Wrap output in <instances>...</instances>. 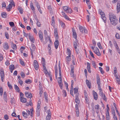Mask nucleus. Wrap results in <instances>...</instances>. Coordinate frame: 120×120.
<instances>
[{"instance_id":"58836bf2","label":"nucleus","mask_w":120,"mask_h":120,"mask_svg":"<svg viewBox=\"0 0 120 120\" xmlns=\"http://www.w3.org/2000/svg\"><path fill=\"white\" fill-rule=\"evenodd\" d=\"M71 9L69 8H68V9L66 11V12L67 13H71Z\"/></svg>"},{"instance_id":"3c124183","label":"nucleus","mask_w":120,"mask_h":120,"mask_svg":"<svg viewBox=\"0 0 120 120\" xmlns=\"http://www.w3.org/2000/svg\"><path fill=\"white\" fill-rule=\"evenodd\" d=\"M68 8V7L67 6H65L63 7V9L65 11H66Z\"/></svg>"},{"instance_id":"1a4fd4ad","label":"nucleus","mask_w":120,"mask_h":120,"mask_svg":"<svg viewBox=\"0 0 120 120\" xmlns=\"http://www.w3.org/2000/svg\"><path fill=\"white\" fill-rule=\"evenodd\" d=\"M48 114L46 117V120H50L51 114L50 113V110H49L48 111Z\"/></svg>"},{"instance_id":"39448f33","label":"nucleus","mask_w":120,"mask_h":120,"mask_svg":"<svg viewBox=\"0 0 120 120\" xmlns=\"http://www.w3.org/2000/svg\"><path fill=\"white\" fill-rule=\"evenodd\" d=\"M99 94L105 101H107L105 95L103 93L102 91H99Z\"/></svg>"},{"instance_id":"20e7f679","label":"nucleus","mask_w":120,"mask_h":120,"mask_svg":"<svg viewBox=\"0 0 120 120\" xmlns=\"http://www.w3.org/2000/svg\"><path fill=\"white\" fill-rule=\"evenodd\" d=\"M94 51L98 56H101V54L99 52L98 48L97 47L95 48Z\"/></svg>"},{"instance_id":"393cba45","label":"nucleus","mask_w":120,"mask_h":120,"mask_svg":"<svg viewBox=\"0 0 120 120\" xmlns=\"http://www.w3.org/2000/svg\"><path fill=\"white\" fill-rule=\"evenodd\" d=\"M71 56H67L66 58V60L67 62L70 61L71 60Z\"/></svg>"},{"instance_id":"774afa93","label":"nucleus","mask_w":120,"mask_h":120,"mask_svg":"<svg viewBox=\"0 0 120 120\" xmlns=\"http://www.w3.org/2000/svg\"><path fill=\"white\" fill-rule=\"evenodd\" d=\"M30 7L31 9L33 11H35V9L33 4L30 5Z\"/></svg>"},{"instance_id":"4c0bfd02","label":"nucleus","mask_w":120,"mask_h":120,"mask_svg":"<svg viewBox=\"0 0 120 120\" xmlns=\"http://www.w3.org/2000/svg\"><path fill=\"white\" fill-rule=\"evenodd\" d=\"M99 69L101 73L102 74H103L104 73V71L103 70L102 68L101 67H99Z\"/></svg>"},{"instance_id":"7c9ffc66","label":"nucleus","mask_w":120,"mask_h":120,"mask_svg":"<svg viewBox=\"0 0 120 120\" xmlns=\"http://www.w3.org/2000/svg\"><path fill=\"white\" fill-rule=\"evenodd\" d=\"M0 71L1 77H4V74L3 71L2 70H0Z\"/></svg>"},{"instance_id":"72a5a7b5","label":"nucleus","mask_w":120,"mask_h":120,"mask_svg":"<svg viewBox=\"0 0 120 120\" xmlns=\"http://www.w3.org/2000/svg\"><path fill=\"white\" fill-rule=\"evenodd\" d=\"M19 61L20 64L23 66H25V65L24 62L21 59L19 60Z\"/></svg>"},{"instance_id":"49530a36","label":"nucleus","mask_w":120,"mask_h":120,"mask_svg":"<svg viewBox=\"0 0 120 120\" xmlns=\"http://www.w3.org/2000/svg\"><path fill=\"white\" fill-rule=\"evenodd\" d=\"M5 36L6 37V38L7 39H8L9 38V37L8 32H5Z\"/></svg>"},{"instance_id":"dca6fc26","label":"nucleus","mask_w":120,"mask_h":120,"mask_svg":"<svg viewBox=\"0 0 120 120\" xmlns=\"http://www.w3.org/2000/svg\"><path fill=\"white\" fill-rule=\"evenodd\" d=\"M97 83L98 85H100V78L98 75L97 76Z\"/></svg>"},{"instance_id":"6e6552de","label":"nucleus","mask_w":120,"mask_h":120,"mask_svg":"<svg viewBox=\"0 0 120 120\" xmlns=\"http://www.w3.org/2000/svg\"><path fill=\"white\" fill-rule=\"evenodd\" d=\"M58 30L56 28H55L54 29V35L56 39H58L59 38L58 35Z\"/></svg>"},{"instance_id":"8fccbe9b","label":"nucleus","mask_w":120,"mask_h":120,"mask_svg":"<svg viewBox=\"0 0 120 120\" xmlns=\"http://www.w3.org/2000/svg\"><path fill=\"white\" fill-rule=\"evenodd\" d=\"M42 64H45V59L43 58H42Z\"/></svg>"},{"instance_id":"a19ab883","label":"nucleus","mask_w":120,"mask_h":120,"mask_svg":"<svg viewBox=\"0 0 120 120\" xmlns=\"http://www.w3.org/2000/svg\"><path fill=\"white\" fill-rule=\"evenodd\" d=\"M12 47L14 50L16 49L17 47L16 45L14 44H13L12 46Z\"/></svg>"},{"instance_id":"412c9836","label":"nucleus","mask_w":120,"mask_h":120,"mask_svg":"<svg viewBox=\"0 0 120 120\" xmlns=\"http://www.w3.org/2000/svg\"><path fill=\"white\" fill-rule=\"evenodd\" d=\"M55 77L56 78H57V67L56 65H55Z\"/></svg>"},{"instance_id":"a18cd8bd","label":"nucleus","mask_w":120,"mask_h":120,"mask_svg":"<svg viewBox=\"0 0 120 120\" xmlns=\"http://www.w3.org/2000/svg\"><path fill=\"white\" fill-rule=\"evenodd\" d=\"M92 64L93 66L94 67L96 68V65L95 63V62L94 61H92Z\"/></svg>"},{"instance_id":"9d476101","label":"nucleus","mask_w":120,"mask_h":120,"mask_svg":"<svg viewBox=\"0 0 120 120\" xmlns=\"http://www.w3.org/2000/svg\"><path fill=\"white\" fill-rule=\"evenodd\" d=\"M72 32H73V37L75 39H76L77 38V35L75 31V30L73 28H72Z\"/></svg>"},{"instance_id":"2f4dec72","label":"nucleus","mask_w":120,"mask_h":120,"mask_svg":"<svg viewBox=\"0 0 120 120\" xmlns=\"http://www.w3.org/2000/svg\"><path fill=\"white\" fill-rule=\"evenodd\" d=\"M15 90L18 92H19L20 91V90L19 89V87L16 85H15Z\"/></svg>"},{"instance_id":"c9c22d12","label":"nucleus","mask_w":120,"mask_h":120,"mask_svg":"<svg viewBox=\"0 0 120 120\" xmlns=\"http://www.w3.org/2000/svg\"><path fill=\"white\" fill-rule=\"evenodd\" d=\"M40 109L39 108H37L36 112L38 116L39 115L40 112Z\"/></svg>"},{"instance_id":"4d7b16f0","label":"nucleus","mask_w":120,"mask_h":120,"mask_svg":"<svg viewBox=\"0 0 120 120\" xmlns=\"http://www.w3.org/2000/svg\"><path fill=\"white\" fill-rule=\"evenodd\" d=\"M31 81L30 80L28 79L25 81L26 83H31Z\"/></svg>"},{"instance_id":"4be33fe9","label":"nucleus","mask_w":120,"mask_h":120,"mask_svg":"<svg viewBox=\"0 0 120 120\" xmlns=\"http://www.w3.org/2000/svg\"><path fill=\"white\" fill-rule=\"evenodd\" d=\"M4 47L5 50H7L9 48V46L7 43H5L4 45Z\"/></svg>"},{"instance_id":"bf43d9fd","label":"nucleus","mask_w":120,"mask_h":120,"mask_svg":"<svg viewBox=\"0 0 120 120\" xmlns=\"http://www.w3.org/2000/svg\"><path fill=\"white\" fill-rule=\"evenodd\" d=\"M61 76H60L58 78L59 79V80H58V82H62Z\"/></svg>"},{"instance_id":"864d4df0","label":"nucleus","mask_w":120,"mask_h":120,"mask_svg":"<svg viewBox=\"0 0 120 120\" xmlns=\"http://www.w3.org/2000/svg\"><path fill=\"white\" fill-rule=\"evenodd\" d=\"M7 95H5L4 96V99L5 101L7 102Z\"/></svg>"},{"instance_id":"6ab92c4d","label":"nucleus","mask_w":120,"mask_h":120,"mask_svg":"<svg viewBox=\"0 0 120 120\" xmlns=\"http://www.w3.org/2000/svg\"><path fill=\"white\" fill-rule=\"evenodd\" d=\"M86 82L87 86L90 89L91 88V82L87 79L86 80Z\"/></svg>"},{"instance_id":"f257e3e1","label":"nucleus","mask_w":120,"mask_h":120,"mask_svg":"<svg viewBox=\"0 0 120 120\" xmlns=\"http://www.w3.org/2000/svg\"><path fill=\"white\" fill-rule=\"evenodd\" d=\"M109 19L111 23L114 26L116 25L118 22V20L116 16L114 15L111 14L109 15Z\"/></svg>"},{"instance_id":"2eb2a0df","label":"nucleus","mask_w":120,"mask_h":120,"mask_svg":"<svg viewBox=\"0 0 120 120\" xmlns=\"http://www.w3.org/2000/svg\"><path fill=\"white\" fill-rule=\"evenodd\" d=\"M28 35L29 39L31 42L33 43H34V40L33 37L32 36H31L30 34V33Z\"/></svg>"},{"instance_id":"5fc2aeb1","label":"nucleus","mask_w":120,"mask_h":120,"mask_svg":"<svg viewBox=\"0 0 120 120\" xmlns=\"http://www.w3.org/2000/svg\"><path fill=\"white\" fill-rule=\"evenodd\" d=\"M10 26L11 27L13 26H14V24L13 22H9Z\"/></svg>"},{"instance_id":"473e14b6","label":"nucleus","mask_w":120,"mask_h":120,"mask_svg":"<svg viewBox=\"0 0 120 120\" xmlns=\"http://www.w3.org/2000/svg\"><path fill=\"white\" fill-rule=\"evenodd\" d=\"M22 115L24 117H26V118L27 117V114L25 112L23 111L22 112Z\"/></svg>"},{"instance_id":"338daca9","label":"nucleus","mask_w":120,"mask_h":120,"mask_svg":"<svg viewBox=\"0 0 120 120\" xmlns=\"http://www.w3.org/2000/svg\"><path fill=\"white\" fill-rule=\"evenodd\" d=\"M4 118L5 119L7 120L9 118L8 116L7 115H5L4 116Z\"/></svg>"},{"instance_id":"f03ea898","label":"nucleus","mask_w":120,"mask_h":120,"mask_svg":"<svg viewBox=\"0 0 120 120\" xmlns=\"http://www.w3.org/2000/svg\"><path fill=\"white\" fill-rule=\"evenodd\" d=\"M98 13L101 15V18L103 20L104 22L106 23V19L104 12L102 11L101 10L99 9L98 10Z\"/></svg>"},{"instance_id":"0eeeda50","label":"nucleus","mask_w":120,"mask_h":120,"mask_svg":"<svg viewBox=\"0 0 120 120\" xmlns=\"http://www.w3.org/2000/svg\"><path fill=\"white\" fill-rule=\"evenodd\" d=\"M75 41H74L73 43V46L76 52L78 53L79 52V50L77 49V38L75 39Z\"/></svg>"},{"instance_id":"4468645a","label":"nucleus","mask_w":120,"mask_h":120,"mask_svg":"<svg viewBox=\"0 0 120 120\" xmlns=\"http://www.w3.org/2000/svg\"><path fill=\"white\" fill-rule=\"evenodd\" d=\"M93 95L94 99L95 100H97L98 98V95L97 93L94 91H93Z\"/></svg>"},{"instance_id":"ddd939ff","label":"nucleus","mask_w":120,"mask_h":120,"mask_svg":"<svg viewBox=\"0 0 120 120\" xmlns=\"http://www.w3.org/2000/svg\"><path fill=\"white\" fill-rule=\"evenodd\" d=\"M33 109H30V111L29 110H27V112L29 115H30L31 117L33 116Z\"/></svg>"},{"instance_id":"13d9d810","label":"nucleus","mask_w":120,"mask_h":120,"mask_svg":"<svg viewBox=\"0 0 120 120\" xmlns=\"http://www.w3.org/2000/svg\"><path fill=\"white\" fill-rule=\"evenodd\" d=\"M75 110L76 111H79L78 106L77 104L75 105Z\"/></svg>"},{"instance_id":"de8ad7c7","label":"nucleus","mask_w":120,"mask_h":120,"mask_svg":"<svg viewBox=\"0 0 120 120\" xmlns=\"http://www.w3.org/2000/svg\"><path fill=\"white\" fill-rule=\"evenodd\" d=\"M113 43L114 45V46H115V48L116 47H117L118 46V45L116 41H114L113 42Z\"/></svg>"},{"instance_id":"6e6d98bb","label":"nucleus","mask_w":120,"mask_h":120,"mask_svg":"<svg viewBox=\"0 0 120 120\" xmlns=\"http://www.w3.org/2000/svg\"><path fill=\"white\" fill-rule=\"evenodd\" d=\"M39 90H40L39 94L41 97V95L43 93V91H42V88H40L39 89Z\"/></svg>"},{"instance_id":"f8f14e48","label":"nucleus","mask_w":120,"mask_h":120,"mask_svg":"<svg viewBox=\"0 0 120 120\" xmlns=\"http://www.w3.org/2000/svg\"><path fill=\"white\" fill-rule=\"evenodd\" d=\"M116 9L117 11V12L118 13L120 11V2H118L117 4Z\"/></svg>"},{"instance_id":"0e129e2a","label":"nucleus","mask_w":120,"mask_h":120,"mask_svg":"<svg viewBox=\"0 0 120 120\" xmlns=\"http://www.w3.org/2000/svg\"><path fill=\"white\" fill-rule=\"evenodd\" d=\"M107 120H110L109 114H106Z\"/></svg>"},{"instance_id":"e2e57ef3","label":"nucleus","mask_w":120,"mask_h":120,"mask_svg":"<svg viewBox=\"0 0 120 120\" xmlns=\"http://www.w3.org/2000/svg\"><path fill=\"white\" fill-rule=\"evenodd\" d=\"M3 93V89L2 88H0V94L2 96Z\"/></svg>"},{"instance_id":"680f3d73","label":"nucleus","mask_w":120,"mask_h":120,"mask_svg":"<svg viewBox=\"0 0 120 120\" xmlns=\"http://www.w3.org/2000/svg\"><path fill=\"white\" fill-rule=\"evenodd\" d=\"M116 37L118 39H120L119 35L118 34L116 33L115 35Z\"/></svg>"},{"instance_id":"c85d7f7f","label":"nucleus","mask_w":120,"mask_h":120,"mask_svg":"<svg viewBox=\"0 0 120 120\" xmlns=\"http://www.w3.org/2000/svg\"><path fill=\"white\" fill-rule=\"evenodd\" d=\"M1 16L2 17L5 18L7 17V14L4 12H2L1 13Z\"/></svg>"},{"instance_id":"a211bd4d","label":"nucleus","mask_w":120,"mask_h":120,"mask_svg":"<svg viewBox=\"0 0 120 120\" xmlns=\"http://www.w3.org/2000/svg\"><path fill=\"white\" fill-rule=\"evenodd\" d=\"M95 108L96 109V112L97 114H98L99 112V105H97L95 106Z\"/></svg>"},{"instance_id":"c756f323","label":"nucleus","mask_w":120,"mask_h":120,"mask_svg":"<svg viewBox=\"0 0 120 120\" xmlns=\"http://www.w3.org/2000/svg\"><path fill=\"white\" fill-rule=\"evenodd\" d=\"M120 78L116 77V81L119 85L120 84Z\"/></svg>"},{"instance_id":"b1692460","label":"nucleus","mask_w":120,"mask_h":120,"mask_svg":"<svg viewBox=\"0 0 120 120\" xmlns=\"http://www.w3.org/2000/svg\"><path fill=\"white\" fill-rule=\"evenodd\" d=\"M67 54L68 56H71V50L67 48Z\"/></svg>"},{"instance_id":"cd10ccee","label":"nucleus","mask_w":120,"mask_h":120,"mask_svg":"<svg viewBox=\"0 0 120 120\" xmlns=\"http://www.w3.org/2000/svg\"><path fill=\"white\" fill-rule=\"evenodd\" d=\"M59 73L60 76H61V67L60 66V64H58Z\"/></svg>"},{"instance_id":"bb28decb","label":"nucleus","mask_w":120,"mask_h":120,"mask_svg":"<svg viewBox=\"0 0 120 120\" xmlns=\"http://www.w3.org/2000/svg\"><path fill=\"white\" fill-rule=\"evenodd\" d=\"M52 23L51 25L53 26L54 24H55V20H54V16H52Z\"/></svg>"},{"instance_id":"603ef678","label":"nucleus","mask_w":120,"mask_h":120,"mask_svg":"<svg viewBox=\"0 0 120 120\" xmlns=\"http://www.w3.org/2000/svg\"><path fill=\"white\" fill-rule=\"evenodd\" d=\"M59 84V86L60 87V88L61 89H62V85L63 84H62V82H58Z\"/></svg>"},{"instance_id":"7ed1b4c3","label":"nucleus","mask_w":120,"mask_h":120,"mask_svg":"<svg viewBox=\"0 0 120 120\" xmlns=\"http://www.w3.org/2000/svg\"><path fill=\"white\" fill-rule=\"evenodd\" d=\"M38 34L40 39L41 40V42H43L44 40L43 33L41 30H40L39 31Z\"/></svg>"},{"instance_id":"09e8293b","label":"nucleus","mask_w":120,"mask_h":120,"mask_svg":"<svg viewBox=\"0 0 120 120\" xmlns=\"http://www.w3.org/2000/svg\"><path fill=\"white\" fill-rule=\"evenodd\" d=\"M8 84L9 88L10 89H12V86L11 84L9 82H8Z\"/></svg>"},{"instance_id":"a878e982","label":"nucleus","mask_w":120,"mask_h":120,"mask_svg":"<svg viewBox=\"0 0 120 120\" xmlns=\"http://www.w3.org/2000/svg\"><path fill=\"white\" fill-rule=\"evenodd\" d=\"M12 6L11 4H10L8 5V7L6 8L7 10L8 11H9L10 9L12 8Z\"/></svg>"},{"instance_id":"052dcab7","label":"nucleus","mask_w":120,"mask_h":120,"mask_svg":"<svg viewBox=\"0 0 120 120\" xmlns=\"http://www.w3.org/2000/svg\"><path fill=\"white\" fill-rule=\"evenodd\" d=\"M116 49V51L119 54H120V49L119 48V47L118 46L117 47L115 48Z\"/></svg>"},{"instance_id":"423d86ee","label":"nucleus","mask_w":120,"mask_h":120,"mask_svg":"<svg viewBox=\"0 0 120 120\" xmlns=\"http://www.w3.org/2000/svg\"><path fill=\"white\" fill-rule=\"evenodd\" d=\"M34 66L35 69L37 70L38 69L39 66L38 63L36 60H34Z\"/></svg>"},{"instance_id":"c03bdc74","label":"nucleus","mask_w":120,"mask_h":120,"mask_svg":"<svg viewBox=\"0 0 120 120\" xmlns=\"http://www.w3.org/2000/svg\"><path fill=\"white\" fill-rule=\"evenodd\" d=\"M87 69H90V63L87 62Z\"/></svg>"},{"instance_id":"ea45409f","label":"nucleus","mask_w":120,"mask_h":120,"mask_svg":"<svg viewBox=\"0 0 120 120\" xmlns=\"http://www.w3.org/2000/svg\"><path fill=\"white\" fill-rule=\"evenodd\" d=\"M20 74L22 78H23L25 77V74L23 72H21L20 73Z\"/></svg>"},{"instance_id":"aec40b11","label":"nucleus","mask_w":120,"mask_h":120,"mask_svg":"<svg viewBox=\"0 0 120 120\" xmlns=\"http://www.w3.org/2000/svg\"><path fill=\"white\" fill-rule=\"evenodd\" d=\"M20 100L21 101L22 103H26V99L23 97H20Z\"/></svg>"},{"instance_id":"f3484780","label":"nucleus","mask_w":120,"mask_h":120,"mask_svg":"<svg viewBox=\"0 0 120 120\" xmlns=\"http://www.w3.org/2000/svg\"><path fill=\"white\" fill-rule=\"evenodd\" d=\"M14 66L12 64L10 65L9 66V69L11 73L12 72L13 70L14 69Z\"/></svg>"},{"instance_id":"e433bc0d","label":"nucleus","mask_w":120,"mask_h":120,"mask_svg":"<svg viewBox=\"0 0 120 120\" xmlns=\"http://www.w3.org/2000/svg\"><path fill=\"white\" fill-rule=\"evenodd\" d=\"M97 45L98 47L100 49H102V48L100 42H98L97 44Z\"/></svg>"},{"instance_id":"f704fd0d","label":"nucleus","mask_w":120,"mask_h":120,"mask_svg":"<svg viewBox=\"0 0 120 120\" xmlns=\"http://www.w3.org/2000/svg\"><path fill=\"white\" fill-rule=\"evenodd\" d=\"M45 93V92H44L45 95L44 96V97L46 101L47 102H48V97H47V94H46Z\"/></svg>"},{"instance_id":"79ce46f5","label":"nucleus","mask_w":120,"mask_h":120,"mask_svg":"<svg viewBox=\"0 0 120 120\" xmlns=\"http://www.w3.org/2000/svg\"><path fill=\"white\" fill-rule=\"evenodd\" d=\"M74 92L75 94L78 93L77 92L78 91V89L77 88H75L74 89Z\"/></svg>"},{"instance_id":"69168bd1","label":"nucleus","mask_w":120,"mask_h":120,"mask_svg":"<svg viewBox=\"0 0 120 120\" xmlns=\"http://www.w3.org/2000/svg\"><path fill=\"white\" fill-rule=\"evenodd\" d=\"M90 53L91 56L93 58H94V56L93 54L91 51H89Z\"/></svg>"},{"instance_id":"37998d69","label":"nucleus","mask_w":120,"mask_h":120,"mask_svg":"<svg viewBox=\"0 0 120 120\" xmlns=\"http://www.w3.org/2000/svg\"><path fill=\"white\" fill-rule=\"evenodd\" d=\"M79 29L80 30V31L81 33H83V27L82 26H80L79 27Z\"/></svg>"},{"instance_id":"5701e85b","label":"nucleus","mask_w":120,"mask_h":120,"mask_svg":"<svg viewBox=\"0 0 120 120\" xmlns=\"http://www.w3.org/2000/svg\"><path fill=\"white\" fill-rule=\"evenodd\" d=\"M18 10L19 11L20 13L21 14L23 13V9L20 6H19L18 8Z\"/></svg>"},{"instance_id":"9b49d317","label":"nucleus","mask_w":120,"mask_h":120,"mask_svg":"<svg viewBox=\"0 0 120 120\" xmlns=\"http://www.w3.org/2000/svg\"><path fill=\"white\" fill-rule=\"evenodd\" d=\"M58 39H56L54 43V45L55 48L57 49L59 45V42L58 40Z\"/></svg>"}]
</instances>
